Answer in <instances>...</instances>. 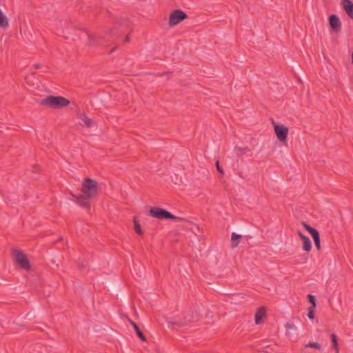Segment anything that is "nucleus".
<instances>
[{
  "label": "nucleus",
  "instance_id": "f257e3e1",
  "mask_svg": "<svg viewBox=\"0 0 353 353\" xmlns=\"http://www.w3.org/2000/svg\"><path fill=\"white\" fill-rule=\"evenodd\" d=\"M70 104V101L66 98L61 96H47L40 102L41 105H47L50 108L60 109Z\"/></svg>",
  "mask_w": 353,
  "mask_h": 353
},
{
  "label": "nucleus",
  "instance_id": "f03ea898",
  "mask_svg": "<svg viewBox=\"0 0 353 353\" xmlns=\"http://www.w3.org/2000/svg\"><path fill=\"white\" fill-rule=\"evenodd\" d=\"M99 192L98 183L90 178H85L82 183L81 194L88 199H94Z\"/></svg>",
  "mask_w": 353,
  "mask_h": 353
},
{
  "label": "nucleus",
  "instance_id": "7ed1b4c3",
  "mask_svg": "<svg viewBox=\"0 0 353 353\" xmlns=\"http://www.w3.org/2000/svg\"><path fill=\"white\" fill-rule=\"evenodd\" d=\"M148 214L151 216L160 219H172V220H179L185 222H189L184 218L176 216L165 209L161 208L160 207H152L149 210Z\"/></svg>",
  "mask_w": 353,
  "mask_h": 353
},
{
  "label": "nucleus",
  "instance_id": "20e7f679",
  "mask_svg": "<svg viewBox=\"0 0 353 353\" xmlns=\"http://www.w3.org/2000/svg\"><path fill=\"white\" fill-rule=\"evenodd\" d=\"M117 23L118 27H113L110 31L106 32V34L119 38L125 30L130 28L131 23L127 18L121 17L117 20Z\"/></svg>",
  "mask_w": 353,
  "mask_h": 353
},
{
  "label": "nucleus",
  "instance_id": "39448f33",
  "mask_svg": "<svg viewBox=\"0 0 353 353\" xmlns=\"http://www.w3.org/2000/svg\"><path fill=\"white\" fill-rule=\"evenodd\" d=\"M188 17V14L182 10H174L170 14L168 24L170 27H174Z\"/></svg>",
  "mask_w": 353,
  "mask_h": 353
},
{
  "label": "nucleus",
  "instance_id": "423d86ee",
  "mask_svg": "<svg viewBox=\"0 0 353 353\" xmlns=\"http://www.w3.org/2000/svg\"><path fill=\"white\" fill-rule=\"evenodd\" d=\"M14 259L20 267L26 270L30 268V263L27 256L20 250H14Z\"/></svg>",
  "mask_w": 353,
  "mask_h": 353
},
{
  "label": "nucleus",
  "instance_id": "0eeeda50",
  "mask_svg": "<svg viewBox=\"0 0 353 353\" xmlns=\"http://www.w3.org/2000/svg\"><path fill=\"white\" fill-rule=\"evenodd\" d=\"M273 125L277 139L281 142L285 141L288 137L289 128L284 125L277 124L274 122H273Z\"/></svg>",
  "mask_w": 353,
  "mask_h": 353
},
{
  "label": "nucleus",
  "instance_id": "6e6552de",
  "mask_svg": "<svg viewBox=\"0 0 353 353\" xmlns=\"http://www.w3.org/2000/svg\"><path fill=\"white\" fill-rule=\"evenodd\" d=\"M328 21L332 30L335 33L339 32L341 29V23L337 15L334 14L330 15Z\"/></svg>",
  "mask_w": 353,
  "mask_h": 353
},
{
  "label": "nucleus",
  "instance_id": "1a4fd4ad",
  "mask_svg": "<svg viewBox=\"0 0 353 353\" xmlns=\"http://www.w3.org/2000/svg\"><path fill=\"white\" fill-rule=\"evenodd\" d=\"M72 196L75 197L77 199L76 203L80 205L81 207L85 208V209H90V202L89 200L90 199H88L87 197H85L83 194H79V196H76L73 194H71Z\"/></svg>",
  "mask_w": 353,
  "mask_h": 353
},
{
  "label": "nucleus",
  "instance_id": "9d476101",
  "mask_svg": "<svg viewBox=\"0 0 353 353\" xmlns=\"http://www.w3.org/2000/svg\"><path fill=\"white\" fill-rule=\"evenodd\" d=\"M342 4L345 12L353 19V2L350 0H343Z\"/></svg>",
  "mask_w": 353,
  "mask_h": 353
},
{
  "label": "nucleus",
  "instance_id": "9b49d317",
  "mask_svg": "<svg viewBox=\"0 0 353 353\" xmlns=\"http://www.w3.org/2000/svg\"><path fill=\"white\" fill-rule=\"evenodd\" d=\"M265 314H266V309L265 307H261L256 312L255 314V316H254V320H255V323L256 324H259L261 323L263 318H264L265 316Z\"/></svg>",
  "mask_w": 353,
  "mask_h": 353
},
{
  "label": "nucleus",
  "instance_id": "f8f14e48",
  "mask_svg": "<svg viewBox=\"0 0 353 353\" xmlns=\"http://www.w3.org/2000/svg\"><path fill=\"white\" fill-rule=\"evenodd\" d=\"M88 37L90 40V43L88 44L90 46H95L100 45L101 43L102 40L103 39V37H95L92 34H90V33L87 32Z\"/></svg>",
  "mask_w": 353,
  "mask_h": 353
},
{
  "label": "nucleus",
  "instance_id": "ddd939ff",
  "mask_svg": "<svg viewBox=\"0 0 353 353\" xmlns=\"http://www.w3.org/2000/svg\"><path fill=\"white\" fill-rule=\"evenodd\" d=\"M129 321H130V324L132 325V327H134V330L136 332V334L138 336V337L142 341H146V337L144 335L143 332L139 328V325L135 322H134L133 321H132L130 319H129Z\"/></svg>",
  "mask_w": 353,
  "mask_h": 353
},
{
  "label": "nucleus",
  "instance_id": "4468645a",
  "mask_svg": "<svg viewBox=\"0 0 353 353\" xmlns=\"http://www.w3.org/2000/svg\"><path fill=\"white\" fill-rule=\"evenodd\" d=\"M242 239V236L241 234H237L234 232L232 233L231 235V247L234 248L237 247L240 243V241Z\"/></svg>",
  "mask_w": 353,
  "mask_h": 353
},
{
  "label": "nucleus",
  "instance_id": "2eb2a0df",
  "mask_svg": "<svg viewBox=\"0 0 353 353\" xmlns=\"http://www.w3.org/2000/svg\"><path fill=\"white\" fill-rule=\"evenodd\" d=\"M311 236L314 240L315 247L318 250H319L321 249V240L319 232L316 231L314 233L312 234Z\"/></svg>",
  "mask_w": 353,
  "mask_h": 353
},
{
  "label": "nucleus",
  "instance_id": "dca6fc26",
  "mask_svg": "<svg viewBox=\"0 0 353 353\" xmlns=\"http://www.w3.org/2000/svg\"><path fill=\"white\" fill-rule=\"evenodd\" d=\"M133 223H134V231L140 236H142L143 235L144 232L143 231L141 230V224L139 221V220L134 217V219H133Z\"/></svg>",
  "mask_w": 353,
  "mask_h": 353
},
{
  "label": "nucleus",
  "instance_id": "f3484780",
  "mask_svg": "<svg viewBox=\"0 0 353 353\" xmlns=\"http://www.w3.org/2000/svg\"><path fill=\"white\" fill-rule=\"evenodd\" d=\"M234 150L236 151V156L238 157V158H240L241 157H242L246 152L248 151H250L251 150L248 148V147H239V146H235L234 147Z\"/></svg>",
  "mask_w": 353,
  "mask_h": 353
},
{
  "label": "nucleus",
  "instance_id": "a211bd4d",
  "mask_svg": "<svg viewBox=\"0 0 353 353\" xmlns=\"http://www.w3.org/2000/svg\"><path fill=\"white\" fill-rule=\"evenodd\" d=\"M9 25L8 18L3 14L1 10H0V27L6 28Z\"/></svg>",
  "mask_w": 353,
  "mask_h": 353
},
{
  "label": "nucleus",
  "instance_id": "6ab92c4d",
  "mask_svg": "<svg viewBox=\"0 0 353 353\" xmlns=\"http://www.w3.org/2000/svg\"><path fill=\"white\" fill-rule=\"evenodd\" d=\"M80 118L82 120V121L84 123V125L87 128H90L92 125L93 121L91 119H90L88 117H87V115L85 114H81Z\"/></svg>",
  "mask_w": 353,
  "mask_h": 353
},
{
  "label": "nucleus",
  "instance_id": "aec40b11",
  "mask_svg": "<svg viewBox=\"0 0 353 353\" xmlns=\"http://www.w3.org/2000/svg\"><path fill=\"white\" fill-rule=\"evenodd\" d=\"M330 336L332 346L335 349L336 353H339V343L337 336L334 333H332Z\"/></svg>",
  "mask_w": 353,
  "mask_h": 353
},
{
  "label": "nucleus",
  "instance_id": "412c9836",
  "mask_svg": "<svg viewBox=\"0 0 353 353\" xmlns=\"http://www.w3.org/2000/svg\"><path fill=\"white\" fill-rule=\"evenodd\" d=\"M303 249L306 252H309L312 249V243L310 239H306L305 241H303Z\"/></svg>",
  "mask_w": 353,
  "mask_h": 353
},
{
  "label": "nucleus",
  "instance_id": "4be33fe9",
  "mask_svg": "<svg viewBox=\"0 0 353 353\" xmlns=\"http://www.w3.org/2000/svg\"><path fill=\"white\" fill-rule=\"evenodd\" d=\"M312 347L317 350H320L321 347V345L320 343L317 342H309L307 345H305V347Z\"/></svg>",
  "mask_w": 353,
  "mask_h": 353
},
{
  "label": "nucleus",
  "instance_id": "5701e85b",
  "mask_svg": "<svg viewBox=\"0 0 353 353\" xmlns=\"http://www.w3.org/2000/svg\"><path fill=\"white\" fill-rule=\"evenodd\" d=\"M303 225L304 228L310 233V235L314 233L315 232L318 231L316 229L311 227L310 225L307 224L305 222H303Z\"/></svg>",
  "mask_w": 353,
  "mask_h": 353
},
{
  "label": "nucleus",
  "instance_id": "b1692460",
  "mask_svg": "<svg viewBox=\"0 0 353 353\" xmlns=\"http://www.w3.org/2000/svg\"><path fill=\"white\" fill-rule=\"evenodd\" d=\"M315 308L314 306H310L309 308H308V313H307V316L310 319H314V310H315Z\"/></svg>",
  "mask_w": 353,
  "mask_h": 353
},
{
  "label": "nucleus",
  "instance_id": "393cba45",
  "mask_svg": "<svg viewBox=\"0 0 353 353\" xmlns=\"http://www.w3.org/2000/svg\"><path fill=\"white\" fill-rule=\"evenodd\" d=\"M307 300L311 303V306H314V307H316V304L315 296H314L312 294H308L307 295Z\"/></svg>",
  "mask_w": 353,
  "mask_h": 353
},
{
  "label": "nucleus",
  "instance_id": "a878e982",
  "mask_svg": "<svg viewBox=\"0 0 353 353\" xmlns=\"http://www.w3.org/2000/svg\"><path fill=\"white\" fill-rule=\"evenodd\" d=\"M216 170L217 171L221 174H224V171H223V169L221 167L220 165V163H219V161L217 160L216 161Z\"/></svg>",
  "mask_w": 353,
  "mask_h": 353
},
{
  "label": "nucleus",
  "instance_id": "bb28decb",
  "mask_svg": "<svg viewBox=\"0 0 353 353\" xmlns=\"http://www.w3.org/2000/svg\"><path fill=\"white\" fill-rule=\"evenodd\" d=\"M263 349V352H266V353H270V351H273L274 349L272 347H271V345H266V346H264L263 347H261Z\"/></svg>",
  "mask_w": 353,
  "mask_h": 353
},
{
  "label": "nucleus",
  "instance_id": "cd10ccee",
  "mask_svg": "<svg viewBox=\"0 0 353 353\" xmlns=\"http://www.w3.org/2000/svg\"><path fill=\"white\" fill-rule=\"evenodd\" d=\"M39 167L38 165H34L32 166V172H39Z\"/></svg>",
  "mask_w": 353,
  "mask_h": 353
},
{
  "label": "nucleus",
  "instance_id": "c85d7f7f",
  "mask_svg": "<svg viewBox=\"0 0 353 353\" xmlns=\"http://www.w3.org/2000/svg\"><path fill=\"white\" fill-rule=\"evenodd\" d=\"M285 326H286L287 327L290 328V329H292V328H294V325L293 324H292V323H286V325H285Z\"/></svg>",
  "mask_w": 353,
  "mask_h": 353
},
{
  "label": "nucleus",
  "instance_id": "c756f323",
  "mask_svg": "<svg viewBox=\"0 0 353 353\" xmlns=\"http://www.w3.org/2000/svg\"><path fill=\"white\" fill-rule=\"evenodd\" d=\"M130 35H129V34H128V35L125 37V39H124V42H125V43H128V42H129V41H130Z\"/></svg>",
  "mask_w": 353,
  "mask_h": 353
},
{
  "label": "nucleus",
  "instance_id": "7c9ffc66",
  "mask_svg": "<svg viewBox=\"0 0 353 353\" xmlns=\"http://www.w3.org/2000/svg\"><path fill=\"white\" fill-rule=\"evenodd\" d=\"M298 234L299 236V237L301 238V239L305 236V234H303L301 231H298Z\"/></svg>",
  "mask_w": 353,
  "mask_h": 353
},
{
  "label": "nucleus",
  "instance_id": "2f4dec72",
  "mask_svg": "<svg viewBox=\"0 0 353 353\" xmlns=\"http://www.w3.org/2000/svg\"><path fill=\"white\" fill-rule=\"evenodd\" d=\"M298 234L299 236V237L301 238V239L305 236V234H303L301 231H298Z\"/></svg>",
  "mask_w": 353,
  "mask_h": 353
},
{
  "label": "nucleus",
  "instance_id": "473e14b6",
  "mask_svg": "<svg viewBox=\"0 0 353 353\" xmlns=\"http://www.w3.org/2000/svg\"><path fill=\"white\" fill-rule=\"evenodd\" d=\"M117 49V46H116V47H114V48H112V49L110 50V52H109V54H110L113 53V52H114Z\"/></svg>",
  "mask_w": 353,
  "mask_h": 353
},
{
  "label": "nucleus",
  "instance_id": "72a5a7b5",
  "mask_svg": "<svg viewBox=\"0 0 353 353\" xmlns=\"http://www.w3.org/2000/svg\"><path fill=\"white\" fill-rule=\"evenodd\" d=\"M41 65L40 63H36V64H34V68H35L36 69H39V68H41Z\"/></svg>",
  "mask_w": 353,
  "mask_h": 353
},
{
  "label": "nucleus",
  "instance_id": "f704fd0d",
  "mask_svg": "<svg viewBox=\"0 0 353 353\" xmlns=\"http://www.w3.org/2000/svg\"><path fill=\"white\" fill-rule=\"evenodd\" d=\"M308 238H309L308 236H305H305H304V237H303V238L301 239V240H302L303 241H305L306 239H308Z\"/></svg>",
  "mask_w": 353,
  "mask_h": 353
},
{
  "label": "nucleus",
  "instance_id": "c9c22d12",
  "mask_svg": "<svg viewBox=\"0 0 353 353\" xmlns=\"http://www.w3.org/2000/svg\"><path fill=\"white\" fill-rule=\"evenodd\" d=\"M306 260H307V258L305 257L303 260V263H305L306 262Z\"/></svg>",
  "mask_w": 353,
  "mask_h": 353
}]
</instances>
